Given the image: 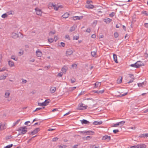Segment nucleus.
<instances>
[{
	"label": "nucleus",
	"instance_id": "33",
	"mask_svg": "<svg viewBox=\"0 0 148 148\" xmlns=\"http://www.w3.org/2000/svg\"><path fill=\"white\" fill-rule=\"evenodd\" d=\"M129 75L130 77L132 79H134L135 78L134 77V76L132 74H129Z\"/></svg>",
	"mask_w": 148,
	"mask_h": 148
},
{
	"label": "nucleus",
	"instance_id": "18",
	"mask_svg": "<svg viewBox=\"0 0 148 148\" xmlns=\"http://www.w3.org/2000/svg\"><path fill=\"white\" fill-rule=\"evenodd\" d=\"M76 27V26L75 25H74L73 26L71 27L70 28V29L69 30V32H71L73 31H74L75 30Z\"/></svg>",
	"mask_w": 148,
	"mask_h": 148
},
{
	"label": "nucleus",
	"instance_id": "42",
	"mask_svg": "<svg viewBox=\"0 0 148 148\" xmlns=\"http://www.w3.org/2000/svg\"><path fill=\"white\" fill-rule=\"evenodd\" d=\"M10 93H7L6 92L5 94V97L6 98H8L10 95Z\"/></svg>",
	"mask_w": 148,
	"mask_h": 148
},
{
	"label": "nucleus",
	"instance_id": "31",
	"mask_svg": "<svg viewBox=\"0 0 148 148\" xmlns=\"http://www.w3.org/2000/svg\"><path fill=\"white\" fill-rule=\"evenodd\" d=\"M6 77V76L5 75H2L0 77V80L4 79Z\"/></svg>",
	"mask_w": 148,
	"mask_h": 148
},
{
	"label": "nucleus",
	"instance_id": "62",
	"mask_svg": "<svg viewBox=\"0 0 148 148\" xmlns=\"http://www.w3.org/2000/svg\"><path fill=\"white\" fill-rule=\"evenodd\" d=\"M60 44H61V45L62 47H64L65 45V44L63 42H61L60 43Z\"/></svg>",
	"mask_w": 148,
	"mask_h": 148
},
{
	"label": "nucleus",
	"instance_id": "3",
	"mask_svg": "<svg viewBox=\"0 0 148 148\" xmlns=\"http://www.w3.org/2000/svg\"><path fill=\"white\" fill-rule=\"evenodd\" d=\"M49 103V101H48V100H46L44 102L42 103H38V105L39 106H45L47 105Z\"/></svg>",
	"mask_w": 148,
	"mask_h": 148
},
{
	"label": "nucleus",
	"instance_id": "19",
	"mask_svg": "<svg viewBox=\"0 0 148 148\" xmlns=\"http://www.w3.org/2000/svg\"><path fill=\"white\" fill-rule=\"evenodd\" d=\"M113 57L114 59V60L115 61V62L118 63L117 60V56L116 54H113Z\"/></svg>",
	"mask_w": 148,
	"mask_h": 148
},
{
	"label": "nucleus",
	"instance_id": "9",
	"mask_svg": "<svg viewBox=\"0 0 148 148\" xmlns=\"http://www.w3.org/2000/svg\"><path fill=\"white\" fill-rule=\"evenodd\" d=\"M35 10L37 14L38 15H41V14L42 12L38 8H36L35 9Z\"/></svg>",
	"mask_w": 148,
	"mask_h": 148
},
{
	"label": "nucleus",
	"instance_id": "28",
	"mask_svg": "<svg viewBox=\"0 0 148 148\" xmlns=\"http://www.w3.org/2000/svg\"><path fill=\"white\" fill-rule=\"evenodd\" d=\"M118 123L119 125L120 126H122L124 124L125 122L124 121H122Z\"/></svg>",
	"mask_w": 148,
	"mask_h": 148
},
{
	"label": "nucleus",
	"instance_id": "43",
	"mask_svg": "<svg viewBox=\"0 0 148 148\" xmlns=\"http://www.w3.org/2000/svg\"><path fill=\"white\" fill-rule=\"evenodd\" d=\"M55 33V31H51L49 32V35L51 36L52 35H53Z\"/></svg>",
	"mask_w": 148,
	"mask_h": 148
},
{
	"label": "nucleus",
	"instance_id": "44",
	"mask_svg": "<svg viewBox=\"0 0 148 148\" xmlns=\"http://www.w3.org/2000/svg\"><path fill=\"white\" fill-rule=\"evenodd\" d=\"M115 14V13L114 12H112L111 13H110L109 14V16L111 17H113Z\"/></svg>",
	"mask_w": 148,
	"mask_h": 148
},
{
	"label": "nucleus",
	"instance_id": "8",
	"mask_svg": "<svg viewBox=\"0 0 148 148\" xmlns=\"http://www.w3.org/2000/svg\"><path fill=\"white\" fill-rule=\"evenodd\" d=\"M73 53V51L70 49H68L66 52V55L67 56H70Z\"/></svg>",
	"mask_w": 148,
	"mask_h": 148
},
{
	"label": "nucleus",
	"instance_id": "38",
	"mask_svg": "<svg viewBox=\"0 0 148 148\" xmlns=\"http://www.w3.org/2000/svg\"><path fill=\"white\" fill-rule=\"evenodd\" d=\"M104 90H98V95L101 94L104 92Z\"/></svg>",
	"mask_w": 148,
	"mask_h": 148
},
{
	"label": "nucleus",
	"instance_id": "49",
	"mask_svg": "<svg viewBox=\"0 0 148 148\" xmlns=\"http://www.w3.org/2000/svg\"><path fill=\"white\" fill-rule=\"evenodd\" d=\"M67 147L65 145H60V148H66Z\"/></svg>",
	"mask_w": 148,
	"mask_h": 148
},
{
	"label": "nucleus",
	"instance_id": "35",
	"mask_svg": "<svg viewBox=\"0 0 148 148\" xmlns=\"http://www.w3.org/2000/svg\"><path fill=\"white\" fill-rule=\"evenodd\" d=\"M114 36L115 38H117L119 36V34L117 32H115L114 33Z\"/></svg>",
	"mask_w": 148,
	"mask_h": 148
},
{
	"label": "nucleus",
	"instance_id": "61",
	"mask_svg": "<svg viewBox=\"0 0 148 148\" xmlns=\"http://www.w3.org/2000/svg\"><path fill=\"white\" fill-rule=\"evenodd\" d=\"M90 31H91V30H90V29L89 28H88L86 29V32L88 33H90Z\"/></svg>",
	"mask_w": 148,
	"mask_h": 148
},
{
	"label": "nucleus",
	"instance_id": "64",
	"mask_svg": "<svg viewBox=\"0 0 148 148\" xmlns=\"http://www.w3.org/2000/svg\"><path fill=\"white\" fill-rule=\"evenodd\" d=\"M59 7H57L56 5V7H54V9L56 10H58V9Z\"/></svg>",
	"mask_w": 148,
	"mask_h": 148
},
{
	"label": "nucleus",
	"instance_id": "20",
	"mask_svg": "<svg viewBox=\"0 0 148 148\" xmlns=\"http://www.w3.org/2000/svg\"><path fill=\"white\" fill-rule=\"evenodd\" d=\"M102 123V122L101 121H95L93 123V124L95 125H100Z\"/></svg>",
	"mask_w": 148,
	"mask_h": 148
},
{
	"label": "nucleus",
	"instance_id": "34",
	"mask_svg": "<svg viewBox=\"0 0 148 148\" xmlns=\"http://www.w3.org/2000/svg\"><path fill=\"white\" fill-rule=\"evenodd\" d=\"M91 54L93 57H95V56L96 54V52L95 51L91 52Z\"/></svg>",
	"mask_w": 148,
	"mask_h": 148
},
{
	"label": "nucleus",
	"instance_id": "45",
	"mask_svg": "<svg viewBox=\"0 0 148 148\" xmlns=\"http://www.w3.org/2000/svg\"><path fill=\"white\" fill-rule=\"evenodd\" d=\"M71 83L72 84L74 83L76 81L75 79L74 78L71 79Z\"/></svg>",
	"mask_w": 148,
	"mask_h": 148
},
{
	"label": "nucleus",
	"instance_id": "17",
	"mask_svg": "<svg viewBox=\"0 0 148 148\" xmlns=\"http://www.w3.org/2000/svg\"><path fill=\"white\" fill-rule=\"evenodd\" d=\"M56 90V87H51L50 88V92L51 93H53L55 92Z\"/></svg>",
	"mask_w": 148,
	"mask_h": 148
},
{
	"label": "nucleus",
	"instance_id": "40",
	"mask_svg": "<svg viewBox=\"0 0 148 148\" xmlns=\"http://www.w3.org/2000/svg\"><path fill=\"white\" fill-rule=\"evenodd\" d=\"M7 15L6 13L3 14L1 16V17L3 18H5L7 17Z\"/></svg>",
	"mask_w": 148,
	"mask_h": 148
},
{
	"label": "nucleus",
	"instance_id": "32",
	"mask_svg": "<svg viewBox=\"0 0 148 148\" xmlns=\"http://www.w3.org/2000/svg\"><path fill=\"white\" fill-rule=\"evenodd\" d=\"M20 121L21 119H20L18 120L15 123H13V126H15Z\"/></svg>",
	"mask_w": 148,
	"mask_h": 148
},
{
	"label": "nucleus",
	"instance_id": "10",
	"mask_svg": "<svg viewBox=\"0 0 148 148\" xmlns=\"http://www.w3.org/2000/svg\"><path fill=\"white\" fill-rule=\"evenodd\" d=\"M111 137L110 136H108V135H105L103 136L102 138L103 140H110Z\"/></svg>",
	"mask_w": 148,
	"mask_h": 148
},
{
	"label": "nucleus",
	"instance_id": "55",
	"mask_svg": "<svg viewBox=\"0 0 148 148\" xmlns=\"http://www.w3.org/2000/svg\"><path fill=\"white\" fill-rule=\"evenodd\" d=\"M138 62H140L138 64H141V65H140V66H144V64L142 62H141L140 61H138Z\"/></svg>",
	"mask_w": 148,
	"mask_h": 148
},
{
	"label": "nucleus",
	"instance_id": "26",
	"mask_svg": "<svg viewBox=\"0 0 148 148\" xmlns=\"http://www.w3.org/2000/svg\"><path fill=\"white\" fill-rule=\"evenodd\" d=\"M73 19L74 20H79L82 18L83 16H75L73 17Z\"/></svg>",
	"mask_w": 148,
	"mask_h": 148
},
{
	"label": "nucleus",
	"instance_id": "22",
	"mask_svg": "<svg viewBox=\"0 0 148 148\" xmlns=\"http://www.w3.org/2000/svg\"><path fill=\"white\" fill-rule=\"evenodd\" d=\"M104 20V22H106L107 23H109L112 21V19L109 18L105 19Z\"/></svg>",
	"mask_w": 148,
	"mask_h": 148
},
{
	"label": "nucleus",
	"instance_id": "39",
	"mask_svg": "<svg viewBox=\"0 0 148 148\" xmlns=\"http://www.w3.org/2000/svg\"><path fill=\"white\" fill-rule=\"evenodd\" d=\"M58 139V138L57 137H55L53 138L52 140L53 142L56 141Z\"/></svg>",
	"mask_w": 148,
	"mask_h": 148
},
{
	"label": "nucleus",
	"instance_id": "7",
	"mask_svg": "<svg viewBox=\"0 0 148 148\" xmlns=\"http://www.w3.org/2000/svg\"><path fill=\"white\" fill-rule=\"evenodd\" d=\"M36 56L38 57H40L42 55V53L39 49H38V50L36 51Z\"/></svg>",
	"mask_w": 148,
	"mask_h": 148
},
{
	"label": "nucleus",
	"instance_id": "13",
	"mask_svg": "<svg viewBox=\"0 0 148 148\" xmlns=\"http://www.w3.org/2000/svg\"><path fill=\"white\" fill-rule=\"evenodd\" d=\"M139 137L141 138H145V137H148V133L143 134H140L139 136Z\"/></svg>",
	"mask_w": 148,
	"mask_h": 148
},
{
	"label": "nucleus",
	"instance_id": "1",
	"mask_svg": "<svg viewBox=\"0 0 148 148\" xmlns=\"http://www.w3.org/2000/svg\"><path fill=\"white\" fill-rule=\"evenodd\" d=\"M87 107V105H85L83 103H79L78 105V108L77 109L79 110H84L86 109Z\"/></svg>",
	"mask_w": 148,
	"mask_h": 148
},
{
	"label": "nucleus",
	"instance_id": "12",
	"mask_svg": "<svg viewBox=\"0 0 148 148\" xmlns=\"http://www.w3.org/2000/svg\"><path fill=\"white\" fill-rule=\"evenodd\" d=\"M68 68L66 66H64L62 69L61 70L63 73H65L67 70Z\"/></svg>",
	"mask_w": 148,
	"mask_h": 148
},
{
	"label": "nucleus",
	"instance_id": "11",
	"mask_svg": "<svg viewBox=\"0 0 148 148\" xmlns=\"http://www.w3.org/2000/svg\"><path fill=\"white\" fill-rule=\"evenodd\" d=\"M80 121L81 122V123L82 124H89L90 123L88 121L84 119H83L82 120H81Z\"/></svg>",
	"mask_w": 148,
	"mask_h": 148
},
{
	"label": "nucleus",
	"instance_id": "24",
	"mask_svg": "<svg viewBox=\"0 0 148 148\" xmlns=\"http://www.w3.org/2000/svg\"><path fill=\"white\" fill-rule=\"evenodd\" d=\"M138 87H143L145 86V82H143L141 83H139L138 84Z\"/></svg>",
	"mask_w": 148,
	"mask_h": 148
},
{
	"label": "nucleus",
	"instance_id": "4",
	"mask_svg": "<svg viewBox=\"0 0 148 148\" xmlns=\"http://www.w3.org/2000/svg\"><path fill=\"white\" fill-rule=\"evenodd\" d=\"M139 62H137L134 64H131L130 65V66L135 68H138L140 67V65H141L140 64H138Z\"/></svg>",
	"mask_w": 148,
	"mask_h": 148
},
{
	"label": "nucleus",
	"instance_id": "56",
	"mask_svg": "<svg viewBox=\"0 0 148 148\" xmlns=\"http://www.w3.org/2000/svg\"><path fill=\"white\" fill-rule=\"evenodd\" d=\"M86 140H89L91 138V137L90 136H88L86 138Z\"/></svg>",
	"mask_w": 148,
	"mask_h": 148
},
{
	"label": "nucleus",
	"instance_id": "46",
	"mask_svg": "<svg viewBox=\"0 0 148 148\" xmlns=\"http://www.w3.org/2000/svg\"><path fill=\"white\" fill-rule=\"evenodd\" d=\"M113 132L114 134H116L119 132V130L118 129L114 130H113Z\"/></svg>",
	"mask_w": 148,
	"mask_h": 148
},
{
	"label": "nucleus",
	"instance_id": "15",
	"mask_svg": "<svg viewBox=\"0 0 148 148\" xmlns=\"http://www.w3.org/2000/svg\"><path fill=\"white\" fill-rule=\"evenodd\" d=\"M127 92H125V93H124L123 94H120V95H115V96L116 97H123V96H124L125 95H127Z\"/></svg>",
	"mask_w": 148,
	"mask_h": 148
},
{
	"label": "nucleus",
	"instance_id": "16",
	"mask_svg": "<svg viewBox=\"0 0 148 148\" xmlns=\"http://www.w3.org/2000/svg\"><path fill=\"white\" fill-rule=\"evenodd\" d=\"M8 63L9 66L10 67H12L14 66V62L10 60H9L8 61Z\"/></svg>",
	"mask_w": 148,
	"mask_h": 148
},
{
	"label": "nucleus",
	"instance_id": "63",
	"mask_svg": "<svg viewBox=\"0 0 148 148\" xmlns=\"http://www.w3.org/2000/svg\"><path fill=\"white\" fill-rule=\"evenodd\" d=\"M76 87H73L71 88H70V90H73L75 89L76 88Z\"/></svg>",
	"mask_w": 148,
	"mask_h": 148
},
{
	"label": "nucleus",
	"instance_id": "27",
	"mask_svg": "<svg viewBox=\"0 0 148 148\" xmlns=\"http://www.w3.org/2000/svg\"><path fill=\"white\" fill-rule=\"evenodd\" d=\"M138 148H144L146 147V145L144 144L138 145Z\"/></svg>",
	"mask_w": 148,
	"mask_h": 148
},
{
	"label": "nucleus",
	"instance_id": "2",
	"mask_svg": "<svg viewBox=\"0 0 148 148\" xmlns=\"http://www.w3.org/2000/svg\"><path fill=\"white\" fill-rule=\"evenodd\" d=\"M27 128L25 127H21L18 128V131L21 132V134H24L27 132Z\"/></svg>",
	"mask_w": 148,
	"mask_h": 148
},
{
	"label": "nucleus",
	"instance_id": "36",
	"mask_svg": "<svg viewBox=\"0 0 148 148\" xmlns=\"http://www.w3.org/2000/svg\"><path fill=\"white\" fill-rule=\"evenodd\" d=\"M13 145L12 144L8 145L4 147V148H10L13 146Z\"/></svg>",
	"mask_w": 148,
	"mask_h": 148
},
{
	"label": "nucleus",
	"instance_id": "48",
	"mask_svg": "<svg viewBox=\"0 0 148 148\" xmlns=\"http://www.w3.org/2000/svg\"><path fill=\"white\" fill-rule=\"evenodd\" d=\"M42 108H38L34 110L33 112H35L37 111H38L39 110H40L42 109Z\"/></svg>",
	"mask_w": 148,
	"mask_h": 148
},
{
	"label": "nucleus",
	"instance_id": "60",
	"mask_svg": "<svg viewBox=\"0 0 148 148\" xmlns=\"http://www.w3.org/2000/svg\"><path fill=\"white\" fill-rule=\"evenodd\" d=\"M78 38H79V37L78 36H76V37L74 36L73 37V39L74 40H78Z\"/></svg>",
	"mask_w": 148,
	"mask_h": 148
},
{
	"label": "nucleus",
	"instance_id": "54",
	"mask_svg": "<svg viewBox=\"0 0 148 148\" xmlns=\"http://www.w3.org/2000/svg\"><path fill=\"white\" fill-rule=\"evenodd\" d=\"M62 75L63 74L62 73H59L57 75V76L59 77H62Z\"/></svg>",
	"mask_w": 148,
	"mask_h": 148
},
{
	"label": "nucleus",
	"instance_id": "6",
	"mask_svg": "<svg viewBox=\"0 0 148 148\" xmlns=\"http://www.w3.org/2000/svg\"><path fill=\"white\" fill-rule=\"evenodd\" d=\"M11 37L14 39H16L19 37L18 34L14 32H12L11 34Z\"/></svg>",
	"mask_w": 148,
	"mask_h": 148
},
{
	"label": "nucleus",
	"instance_id": "58",
	"mask_svg": "<svg viewBox=\"0 0 148 148\" xmlns=\"http://www.w3.org/2000/svg\"><path fill=\"white\" fill-rule=\"evenodd\" d=\"M138 145H137L136 146H135V145H134V146H132V147H131V148H138Z\"/></svg>",
	"mask_w": 148,
	"mask_h": 148
},
{
	"label": "nucleus",
	"instance_id": "53",
	"mask_svg": "<svg viewBox=\"0 0 148 148\" xmlns=\"http://www.w3.org/2000/svg\"><path fill=\"white\" fill-rule=\"evenodd\" d=\"M6 128V127H5V126H4V128H2V127H1V125H0V130H4V129H5Z\"/></svg>",
	"mask_w": 148,
	"mask_h": 148
},
{
	"label": "nucleus",
	"instance_id": "14",
	"mask_svg": "<svg viewBox=\"0 0 148 148\" xmlns=\"http://www.w3.org/2000/svg\"><path fill=\"white\" fill-rule=\"evenodd\" d=\"M85 7L88 9H92L93 8L94 6L92 4H87L86 5Z\"/></svg>",
	"mask_w": 148,
	"mask_h": 148
},
{
	"label": "nucleus",
	"instance_id": "47",
	"mask_svg": "<svg viewBox=\"0 0 148 148\" xmlns=\"http://www.w3.org/2000/svg\"><path fill=\"white\" fill-rule=\"evenodd\" d=\"M79 132L80 134H85L86 133V131H80Z\"/></svg>",
	"mask_w": 148,
	"mask_h": 148
},
{
	"label": "nucleus",
	"instance_id": "23",
	"mask_svg": "<svg viewBox=\"0 0 148 148\" xmlns=\"http://www.w3.org/2000/svg\"><path fill=\"white\" fill-rule=\"evenodd\" d=\"M95 86L94 87V88H97L98 86H100L101 85V83L98 82H96L94 84Z\"/></svg>",
	"mask_w": 148,
	"mask_h": 148
},
{
	"label": "nucleus",
	"instance_id": "5",
	"mask_svg": "<svg viewBox=\"0 0 148 148\" xmlns=\"http://www.w3.org/2000/svg\"><path fill=\"white\" fill-rule=\"evenodd\" d=\"M40 130L39 128H37L35 129L33 131L31 132V134L34 135L37 133Z\"/></svg>",
	"mask_w": 148,
	"mask_h": 148
},
{
	"label": "nucleus",
	"instance_id": "25",
	"mask_svg": "<svg viewBox=\"0 0 148 148\" xmlns=\"http://www.w3.org/2000/svg\"><path fill=\"white\" fill-rule=\"evenodd\" d=\"M94 133V132L93 131H86V135H92Z\"/></svg>",
	"mask_w": 148,
	"mask_h": 148
},
{
	"label": "nucleus",
	"instance_id": "59",
	"mask_svg": "<svg viewBox=\"0 0 148 148\" xmlns=\"http://www.w3.org/2000/svg\"><path fill=\"white\" fill-rule=\"evenodd\" d=\"M144 26L146 28L148 27V23H145L144 24Z\"/></svg>",
	"mask_w": 148,
	"mask_h": 148
},
{
	"label": "nucleus",
	"instance_id": "30",
	"mask_svg": "<svg viewBox=\"0 0 148 148\" xmlns=\"http://www.w3.org/2000/svg\"><path fill=\"white\" fill-rule=\"evenodd\" d=\"M99 146H96L95 145H93L90 146V148H99Z\"/></svg>",
	"mask_w": 148,
	"mask_h": 148
},
{
	"label": "nucleus",
	"instance_id": "37",
	"mask_svg": "<svg viewBox=\"0 0 148 148\" xmlns=\"http://www.w3.org/2000/svg\"><path fill=\"white\" fill-rule=\"evenodd\" d=\"M141 13L147 16H148V13L147 12L145 11H143L141 12Z\"/></svg>",
	"mask_w": 148,
	"mask_h": 148
},
{
	"label": "nucleus",
	"instance_id": "52",
	"mask_svg": "<svg viewBox=\"0 0 148 148\" xmlns=\"http://www.w3.org/2000/svg\"><path fill=\"white\" fill-rule=\"evenodd\" d=\"M22 84H25L27 82V81L26 80L24 79H22Z\"/></svg>",
	"mask_w": 148,
	"mask_h": 148
},
{
	"label": "nucleus",
	"instance_id": "51",
	"mask_svg": "<svg viewBox=\"0 0 148 148\" xmlns=\"http://www.w3.org/2000/svg\"><path fill=\"white\" fill-rule=\"evenodd\" d=\"M53 41V39L51 38L48 39V41L49 42L51 43Z\"/></svg>",
	"mask_w": 148,
	"mask_h": 148
},
{
	"label": "nucleus",
	"instance_id": "57",
	"mask_svg": "<svg viewBox=\"0 0 148 148\" xmlns=\"http://www.w3.org/2000/svg\"><path fill=\"white\" fill-rule=\"evenodd\" d=\"M72 67H76V68H77V65L76 64H72Z\"/></svg>",
	"mask_w": 148,
	"mask_h": 148
},
{
	"label": "nucleus",
	"instance_id": "21",
	"mask_svg": "<svg viewBox=\"0 0 148 148\" xmlns=\"http://www.w3.org/2000/svg\"><path fill=\"white\" fill-rule=\"evenodd\" d=\"M69 15V14L67 12L65 13L62 16V17L63 18H68Z\"/></svg>",
	"mask_w": 148,
	"mask_h": 148
},
{
	"label": "nucleus",
	"instance_id": "29",
	"mask_svg": "<svg viewBox=\"0 0 148 148\" xmlns=\"http://www.w3.org/2000/svg\"><path fill=\"white\" fill-rule=\"evenodd\" d=\"M11 58V59H13L16 61H17L18 60L17 58H16L15 56L14 55L12 56Z\"/></svg>",
	"mask_w": 148,
	"mask_h": 148
},
{
	"label": "nucleus",
	"instance_id": "50",
	"mask_svg": "<svg viewBox=\"0 0 148 148\" xmlns=\"http://www.w3.org/2000/svg\"><path fill=\"white\" fill-rule=\"evenodd\" d=\"M119 125V123L114 124L112 126L113 127H117Z\"/></svg>",
	"mask_w": 148,
	"mask_h": 148
},
{
	"label": "nucleus",
	"instance_id": "41",
	"mask_svg": "<svg viewBox=\"0 0 148 148\" xmlns=\"http://www.w3.org/2000/svg\"><path fill=\"white\" fill-rule=\"evenodd\" d=\"M122 77H121V79H118L117 80V82L118 84H120L122 82Z\"/></svg>",
	"mask_w": 148,
	"mask_h": 148
}]
</instances>
